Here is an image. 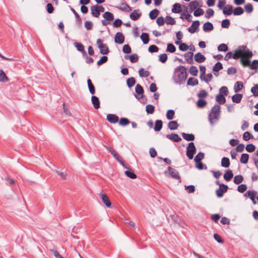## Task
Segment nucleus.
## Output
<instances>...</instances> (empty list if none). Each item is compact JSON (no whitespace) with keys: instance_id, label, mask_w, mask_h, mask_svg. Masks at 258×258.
I'll return each instance as SVG.
<instances>
[{"instance_id":"f257e3e1","label":"nucleus","mask_w":258,"mask_h":258,"mask_svg":"<svg viewBox=\"0 0 258 258\" xmlns=\"http://www.w3.org/2000/svg\"><path fill=\"white\" fill-rule=\"evenodd\" d=\"M243 54H245L248 57H252L253 55L252 51H250L246 46L242 45L239 46L238 49L235 50V52L233 54H232V53L231 52H228L226 54L224 59L226 60H227L231 58L237 59L240 58V57H241Z\"/></svg>"},{"instance_id":"f03ea898","label":"nucleus","mask_w":258,"mask_h":258,"mask_svg":"<svg viewBox=\"0 0 258 258\" xmlns=\"http://www.w3.org/2000/svg\"><path fill=\"white\" fill-rule=\"evenodd\" d=\"M174 73L173 80L176 84H182L187 78L186 68L184 66H180L176 68Z\"/></svg>"},{"instance_id":"7ed1b4c3","label":"nucleus","mask_w":258,"mask_h":258,"mask_svg":"<svg viewBox=\"0 0 258 258\" xmlns=\"http://www.w3.org/2000/svg\"><path fill=\"white\" fill-rule=\"evenodd\" d=\"M220 115V106L219 105H214L211 109V111L208 116L209 121L211 125L214 124L213 120L217 121L219 120Z\"/></svg>"},{"instance_id":"20e7f679","label":"nucleus","mask_w":258,"mask_h":258,"mask_svg":"<svg viewBox=\"0 0 258 258\" xmlns=\"http://www.w3.org/2000/svg\"><path fill=\"white\" fill-rule=\"evenodd\" d=\"M187 7L184 5H181L179 3H175L173 5L171 11L173 13L180 14V16H191L187 13Z\"/></svg>"},{"instance_id":"39448f33","label":"nucleus","mask_w":258,"mask_h":258,"mask_svg":"<svg viewBox=\"0 0 258 258\" xmlns=\"http://www.w3.org/2000/svg\"><path fill=\"white\" fill-rule=\"evenodd\" d=\"M196 152V148L193 142H190L188 144L186 148V155L189 159H192L194 155Z\"/></svg>"},{"instance_id":"423d86ee","label":"nucleus","mask_w":258,"mask_h":258,"mask_svg":"<svg viewBox=\"0 0 258 258\" xmlns=\"http://www.w3.org/2000/svg\"><path fill=\"white\" fill-rule=\"evenodd\" d=\"M97 44L100 49V52L102 54H107L109 53V48L106 44L102 43V40L98 39L97 40Z\"/></svg>"},{"instance_id":"0eeeda50","label":"nucleus","mask_w":258,"mask_h":258,"mask_svg":"<svg viewBox=\"0 0 258 258\" xmlns=\"http://www.w3.org/2000/svg\"><path fill=\"white\" fill-rule=\"evenodd\" d=\"M201 7L200 3L197 1H194L189 3L188 5V8H187V13L188 14H190L193 11L195 12L196 10Z\"/></svg>"},{"instance_id":"6e6552de","label":"nucleus","mask_w":258,"mask_h":258,"mask_svg":"<svg viewBox=\"0 0 258 258\" xmlns=\"http://www.w3.org/2000/svg\"><path fill=\"white\" fill-rule=\"evenodd\" d=\"M167 169L168 171H165L164 172V174L165 175H167V174H168L169 175L171 176L174 179H180L178 172L176 169L171 167H168Z\"/></svg>"},{"instance_id":"1a4fd4ad","label":"nucleus","mask_w":258,"mask_h":258,"mask_svg":"<svg viewBox=\"0 0 258 258\" xmlns=\"http://www.w3.org/2000/svg\"><path fill=\"white\" fill-rule=\"evenodd\" d=\"M106 148L118 162H119L122 165H124V162L122 158L119 155V154L114 149L108 147H106Z\"/></svg>"},{"instance_id":"9d476101","label":"nucleus","mask_w":258,"mask_h":258,"mask_svg":"<svg viewBox=\"0 0 258 258\" xmlns=\"http://www.w3.org/2000/svg\"><path fill=\"white\" fill-rule=\"evenodd\" d=\"M228 188V186L224 184L220 185L219 188L216 191L217 196L218 198L222 197L224 193L227 191Z\"/></svg>"},{"instance_id":"9b49d317","label":"nucleus","mask_w":258,"mask_h":258,"mask_svg":"<svg viewBox=\"0 0 258 258\" xmlns=\"http://www.w3.org/2000/svg\"><path fill=\"white\" fill-rule=\"evenodd\" d=\"M251 57H248L245 54H243L240 57V62L242 64V66L244 67H249L250 64V60L249 59Z\"/></svg>"},{"instance_id":"f8f14e48","label":"nucleus","mask_w":258,"mask_h":258,"mask_svg":"<svg viewBox=\"0 0 258 258\" xmlns=\"http://www.w3.org/2000/svg\"><path fill=\"white\" fill-rule=\"evenodd\" d=\"M99 197L101 199L102 202L106 205V207L108 208L111 207V202L110 201L108 196L105 194H100Z\"/></svg>"},{"instance_id":"ddd939ff","label":"nucleus","mask_w":258,"mask_h":258,"mask_svg":"<svg viewBox=\"0 0 258 258\" xmlns=\"http://www.w3.org/2000/svg\"><path fill=\"white\" fill-rule=\"evenodd\" d=\"M135 91L137 94V95H136L135 96L138 99H140L143 97L144 90L143 87L140 84H137L136 85Z\"/></svg>"},{"instance_id":"4468645a","label":"nucleus","mask_w":258,"mask_h":258,"mask_svg":"<svg viewBox=\"0 0 258 258\" xmlns=\"http://www.w3.org/2000/svg\"><path fill=\"white\" fill-rule=\"evenodd\" d=\"M200 25V22L198 20L194 21L191 25L188 27V31L190 33H194L196 32L197 30L199 28Z\"/></svg>"},{"instance_id":"2eb2a0df","label":"nucleus","mask_w":258,"mask_h":258,"mask_svg":"<svg viewBox=\"0 0 258 258\" xmlns=\"http://www.w3.org/2000/svg\"><path fill=\"white\" fill-rule=\"evenodd\" d=\"M124 41V36L121 32H117L115 35L114 41L116 43L122 44Z\"/></svg>"},{"instance_id":"dca6fc26","label":"nucleus","mask_w":258,"mask_h":258,"mask_svg":"<svg viewBox=\"0 0 258 258\" xmlns=\"http://www.w3.org/2000/svg\"><path fill=\"white\" fill-rule=\"evenodd\" d=\"M107 120L111 123H115L118 122V117L113 114H108L107 115Z\"/></svg>"},{"instance_id":"f3484780","label":"nucleus","mask_w":258,"mask_h":258,"mask_svg":"<svg viewBox=\"0 0 258 258\" xmlns=\"http://www.w3.org/2000/svg\"><path fill=\"white\" fill-rule=\"evenodd\" d=\"M166 138L175 142H178L181 140V138L176 134L172 133L171 134H168L166 135Z\"/></svg>"},{"instance_id":"a211bd4d","label":"nucleus","mask_w":258,"mask_h":258,"mask_svg":"<svg viewBox=\"0 0 258 258\" xmlns=\"http://www.w3.org/2000/svg\"><path fill=\"white\" fill-rule=\"evenodd\" d=\"M244 196L246 197L249 198L252 201L253 204H256V202L255 200V193L254 191L252 190H248L245 193Z\"/></svg>"},{"instance_id":"6ab92c4d","label":"nucleus","mask_w":258,"mask_h":258,"mask_svg":"<svg viewBox=\"0 0 258 258\" xmlns=\"http://www.w3.org/2000/svg\"><path fill=\"white\" fill-rule=\"evenodd\" d=\"M223 13L225 15H231L233 13L232 6L229 5L225 6V7L223 9Z\"/></svg>"},{"instance_id":"aec40b11","label":"nucleus","mask_w":258,"mask_h":258,"mask_svg":"<svg viewBox=\"0 0 258 258\" xmlns=\"http://www.w3.org/2000/svg\"><path fill=\"white\" fill-rule=\"evenodd\" d=\"M206 57L200 52L196 53L195 55V60L198 63H202L205 61Z\"/></svg>"},{"instance_id":"412c9836","label":"nucleus","mask_w":258,"mask_h":258,"mask_svg":"<svg viewBox=\"0 0 258 258\" xmlns=\"http://www.w3.org/2000/svg\"><path fill=\"white\" fill-rule=\"evenodd\" d=\"M91 102L95 109H97L100 108V102L97 97L92 96L91 97Z\"/></svg>"},{"instance_id":"4be33fe9","label":"nucleus","mask_w":258,"mask_h":258,"mask_svg":"<svg viewBox=\"0 0 258 258\" xmlns=\"http://www.w3.org/2000/svg\"><path fill=\"white\" fill-rule=\"evenodd\" d=\"M193 55L194 54L192 52H187L184 54V57L187 63L189 64L193 63Z\"/></svg>"},{"instance_id":"5701e85b","label":"nucleus","mask_w":258,"mask_h":258,"mask_svg":"<svg viewBox=\"0 0 258 258\" xmlns=\"http://www.w3.org/2000/svg\"><path fill=\"white\" fill-rule=\"evenodd\" d=\"M181 135L182 138L187 141H192L195 139L194 135L192 134H186L185 133H182Z\"/></svg>"},{"instance_id":"b1692460","label":"nucleus","mask_w":258,"mask_h":258,"mask_svg":"<svg viewBox=\"0 0 258 258\" xmlns=\"http://www.w3.org/2000/svg\"><path fill=\"white\" fill-rule=\"evenodd\" d=\"M214 29L213 24L210 22H206L203 25V30L205 32L212 31Z\"/></svg>"},{"instance_id":"393cba45","label":"nucleus","mask_w":258,"mask_h":258,"mask_svg":"<svg viewBox=\"0 0 258 258\" xmlns=\"http://www.w3.org/2000/svg\"><path fill=\"white\" fill-rule=\"evenodd\" d=\"M179 126L177 122L176 121H170L169 122L168 124V128L171 130H176Z\"/></svg>"},{"instance_id":"a878e982","label":"nucleus","mask_w":258,"mask_h":258,"mask_svg":"<svg viewBox=\"0 0 258 258\" xmlns=\"http://www.w3.org/2000/svg\"><path fill=\"white\" fill-rule=\"evenodd\" d=\"M163 126V122L161 120H157L155 121L154 130L156 132L160 131Z\"/></svg>"},{"instance_id":"bb28decb","label":"nucleus","mask_w":258,"mask_h":258,"mask_svg":"<svg viewBox=\"0 0 258 258\" xmlns=\"http://www.w3.org/2000/svg\"><path fill=\"white\" fill-rule=\"evenodd\" d=\"M242 97L243 95L241 94H235L232 97V101L236 103H239L240 102Z\"/></svg>"},{"instance_id":"cd10ccee","label":"nucleus","mask_w":258,"mask_h":258,"mask_svg":"<svg viewBox=\"0 0 258 258\" xmlns=\"http://www.w3.org/2000/svg\"><path fill=\"white\" fill-rule=\"evenodd\" d=\"M87 84L90 93L92 95L94 94L95 93V88L90 79H88Z\"/></svg>"},{"instance_id":"c85d7f7f","label":"nucleus","mask_w":258,"mask_h":258,"mask_svg":"<svg viewBox=\"0 0 258 258\" xmlns=\"http://www.w3.org/2000/svg\"><path fill=\"white\" fill-rule=\"evenodd\" d=\"M216 100L220 104H223L226 102V99L225 97L221 94H218L216 96Z\"/></svg>"},{"instance_id":"c756f323","label":"nucleus","mask_w":258,"mask_h":258,"mask_svg":"<svg viewBox=\"0 0 258 258\" xmlns=\"http://www.w3.org/2000/svg\"><path fill=\"white\" fill-rule=\"evenodd\" d=\"M98 9V5L93 6L91 7V14L93 16H98L100 15Z\"/></svg>"},{"instance_id":"7c9ffc66","label":"nucleus","mask_w":258,"mask_h":258,"mask_svg":"<svg viewBox=\"0 0 258 258\" xmlns=\"http://www.w3.org/2000/svg\"><path fill=\"white\" fill-rule=\"evenodd\" d=\"M243 83L241 82H236L234 85V91L236 93L239 92L243 88Z\"/></svg>"},{"instance_id":"2f4dec72","label":"nucleus","mask_w":258,"mask_h":258,"mask_svg":"<svg viewBox=\"0 0 258 258\" xmlns=\"http://www.w3.org/2000/svg\"><path fill=\"white\" fill-rule=\"evenodd\" d=\"M233 176V174L231 170H228L224 174V178L226 181H229Z\"/></svg>"},{"instance_id":"473e14b6","label":"nucleus","mask_w":258,"mask_h":258,"mask_svg":"<svg viewBox=\"0 0 258 258\" xmlns=\"http://www.w3.org/2000/svg\"><path fill=\"white\" fill-rule=\"evenodd\" d=\"M230 165V161L229 158L223 157L221 160V166L223 167L227 168Z\"/></svg>"},{"instance_id":"72a5a7b5","label":"nucleus","mask_w":258,"mask_h":258,"mask_svg":"<svg viewBox=\"0 0 258 258\" xmlns=\"http://www.w3.org/2000/svg\"><path fill=\"white\" fill-rule=\"evenodd\" d=\"M243 12L244 10L240 7H236L233 10V14L236 16L241 15L243 13Z\"/></svg>"},{"instance_id":"f704fd0d","label":"nucleus","mask_w":258,"mask_h":258,"mask_svg":"<svg viewBox=\"0 0 258 258\" xmlns=\"http://www.w3.org/2000/svg\"><path fill=\"white\" fill-rule=\"evenodd\" d=\"M74 45L78 51L82 52L86 54L85 51H84V46L82 43L79 42H75Z\"/></svg>"},{"instance_id":"c9c22d12","label":"nucleus","mask_w":258,"mask_h":258,"mask_svg":"<svg viewBox=\"0 0 258 258\" xmlns=\"http://www.w3.org/2000/svg\"><path fill=\"white\" fill-rule=\"evenodd\" d=\"M141 39L144 44H147L149 41V34L147 33H143L141 36Z\"/></svg>"},{"instance_id":"e433bc0d","label":"nucleus","mask_w":258,"mask_h":258,"mask_svg":"<svg viewBox=\"0 0 258 258\" xmlns=\"http://www.w3.org/2000/svg\"><path fill=\"white\" fill-rule=\"evenodd\" d=\"M249 155L247 154L243 153L241 155L240 161L241 163L246 164L248 162Z\"/></svg>"},{"instance_id":"4c0bfd02","label":"nucleus","mask_w":258,"mask_h":258,"mask_svg":"<svg viewBox=\"0 0 258 258\" xmlns=\"http://www.w3.org/2000/svg\"><path fill=\"white\" fill-rule=\"evenodd\" d=\"M243 180V177L241 175H236L233 180V182L235 184H238L241 183Z\"/></svg>"},{"instance_id":"58836bf2","label":"nucleus","mask_w":258,"mask_h":258,"mask_svg":"<svg viewBox=\"0 0 258 258\" xmlns=\"http://www.w3.org/2000/svg\"><path fill=\"white\" fill-rule=\"evenodd\" d=\"M0 81L3 82L9 81L8 78L6 75L5 72L2 70H0Z\"/></svg>"},{"instance_id":"ea45409f","label":"nucleus","mask_w":258,"mask_h":258,"mask_svg":"<svg viewBox=\"0 0 258 258\" xmlns=\"http://www.w3.org/2000/svg\"><path fill=\"white\" fill-rule=\"evenodd\" d=\"M223 69L222 64L220 62H217L213 68V71L214 72H218L219 71Z\"/></svg>"},{"instance_id":"a19ab883","label":"nucleus","mask_w":258,"mask_h":258,"mask_svg":"<svg viewBox=\"0 0 258 258\" xmlns=\"http://www.w3.org/2000/svg\"><path fill=\"white\" fill-rule=\"evenodd\" d=\"M188 85L196 86L198 84V80L197 79L189 78L187 81Z\"/></svg>"},{"instance_id":"79ce46f5","label":"nucleus","mask_w":258,"mask_h":258,"mask_svg":"<svg viewBox=\"0 0 258 258\" xmlns=\"http://www.w3.org/2000/svg\"><path fill=\"white\" fill-rule=\"evenodd\" d=\"M126 83L129 88L132 87L136 83L135 79L134 77L128 78L126 81Z\"/></svg>"},{"instance_id":"37998d69","label":"nucleus","mask_w":258,"mask_h":258,"mask_svg":"<svg viewBox=\"0 0 258 258\" xmlns=\"http://www.w3.org/2000/svg\"><path fill=\"white\" fill-rule=\"evenodd\" d=\"M150 74L148 71H145L144 69L141 68L139 70V75L141 77H147Z\"/></svg>"},{"instance_id":"c03bdc74","label":"nucleus","mask_w":258,"mask_h":258,"mask_svg":"<svg viewBox=\"0 0 258 258\" xmlns=\"http://www.w3.org/2000/svg\"><path fill=\"white\" fill-rule=\"evenodd\" d=\"M207 103L205 100L200 98L197 102V105L199 108H203L207 105Z\"/></svg>"},{"instance_id":"a18cd8bd","label":"nucleus","mask_w":258,"mask_h":258,"mask_svg":"<svg viewBox=\"0 0 258 258\" xmlns=\"http://www.w3.org/2000/svg\"><path fill=\"white\" fill-rule=\"evenodd\" d=\"M175 50H176V47L173 44L169 43L167 44V49H166L167 52L173 53L175 51Z\"/></svg>"},{"instance_id":"49530a36","label":"nucleus","mask_w":258,"mask_h":258,"mask_svg":"<svg viewBox=\"0 0 258 258\" xmlns=\"http://www.w3.org/2000/svg\"><path fill=\"white\" fill-rule=\"evenodd\" d=\"M155 107L152 105H147L146 107V110L148 114H153L154 112Z\"/></svg>"},{"instance_id":"de8ad7c7","label":"nucleus","mask_w":258,"mask_h":258,"mask_svg":"<svg viewBox=\"0 0 258 258\" xmlns=\"http://www.w3.org/2000/svg\"><path fill=\"white\" fill-rule=\"evenodd\" d=\"M130 122V121L127 118L122 117L120 119L119 124L121 126H125L128 124Z\"/></svg>"},{"instance_id":"09e8293b","label":"nucleus","mask_w":258,"mask_h":258,"mask_svg":"<svg viewBox=\"0 0 258 258\" xmlns=\"http://www.w3.org/2000/svg\"><path fill=\"white\" fill-rule=\"evenodd\" d=\"M118 8L121 11L125 12H129L131 10V8L126 4H122V5L119 7H118Z\"/></svg>"},{"instance_id":"8fccbe9b","label":"nucleus","mask_w":258,"mask_h":258,"mask_svg":"<svg viewBox=\"0 0 258 258\" xmlns=\"http://www.w3.org/2000/svg\"><path fill=\"white\" fill-rule=\"evenodd\" d=\"M196 162V167L199 170L203 169H207L206 165H204L201 161H197Z\"/></svg>"},{"instance_id":"3c124183","label":"nucleus","mask_w":258,"mask_h":258,"mask_svg":"<svg viewBox=\"0 0 258 258\" xmlns=\"http://www.w3.org/2000/svg\"><path fill=\"white\" fill-rule=\"evenodd\" d=\"M253 6H252V5L251 4H250V3H249V4H246V5L244 6V10H245V12H246L247 13H248V14H249V13H250L252 12V11H253Z\"/></svg>"},{"instance_id":"603ef678","label":"nucleus","mask_w":258,"mask_h":258,"mask_svg":"<svg viewBox=\"0 0 258 258\" xmlns=\"http://www.w3.org/2000/svg\"><path fill=\"white\" fill-rule=\"evenodd\" d=\"M175 112L173 110H168L166 113V117L168 119L171 120L173 118Z\"/></svg>"},{"instance_id":"864d4df0","label":"nucleus","mask_w":258,"mask_h":258,"mask_svg":"<svg viewBox=\"0 0 258 258\" xmlns=\"http://www.w3.org/2000/svg\"><path fill=\"white\" fill-rule=\"evenodd\" d=\"M205 155L203 152H199L195 157L194 160L195 162L201 161L204 158Z\"/></svg>"},{"instance_id":"5fc2aeb1","label":"nucleus","mask_w":258,"mask_h":258,"mask_svg":"<svg viewBox=\"0 0 258 258\" xmlns=\"http://www.w3.org/2000/svg\"><path fill=\"white\" fill-rule=\"evenodd\" d=\"M253 136L251 135L248 132H245L243 135V139L244 141H247L250 139H253Z\"/></svg>"},{"instance_id":"6e6d98bb","label":"nucleus","mask_w":258,"mask_h":258,"mask_svg":"<svg viewBox=\"0 0 258 258\" xmlns=\"http://www.w3.org/2000/svg\"><path fill=\"white\" fill-rule=\"evenodd\" d=\"M124 173L127 177L132 179H135L137 177V175L131 170H126L125 171Z\"/></svg>"},{"instance_id":"4d7b16f0","label":"nucleus","mask_w":258,"mask_h":258,"mask_svg":"<svg viewBox=\"0 0 258 258\" xmlns=\"http://www.w3.org/2000/svg\"><path fill=\"white\" fill-rule=\"evenodd\" d=\"M251 92L255 97H258V84H255L251 89Z\"/></svg>"},{"instance_id":"13d9d810","label":"nucleus","mask_w":258,"mask_h":258,"mask_svg":"<svg viewBox=\"0 0 258 258\" xmlns=\"http://www.w3.org/2000/svg\"><path fill=\"white\" fill-rule=\"evenodd\" d=\"M208 96V93L205 90H201L198 94V97L200 99L206 98Z\"/></svg>"},{"instance_id":"bf43d9fd","label":"nucleus","mask_w":258,"mask_h":258,"mask_svg":"<svg viewBox=\"0 0 258 258\" xmlns=\"http://www.w3.org/2000/svg\"><path fill=\"white\" fill-rule=\"evenodd\" d=\"M189 73L191 75L194 76H197L198 73L197 68L195 66H191L189 69Z\"/></svg>"},{"instance_id":"052dcab7","label":"nucleus","mask_w":258,"mask_h":258,"mask_svg":"<svg viewBox=\"0 0 258 258\" xmlns=\"http://www.w3.org/2000/svg\"><path fill=\"white\" fill-rule=\"evenodd\" d=\"M249 68L252 70H257L258 69V60H254L250 64Z\"/></svg>"},{"instance_id":"680f3d73","label":"nucleus","mask_w":258,"mask_h":258,"mask_svg":"<svg viewBox=\"0 0 258 258\" xmlns=\"http://www.w3.org/2000/svg\"><path fill=\"white\" fill-rule=\"evenodd\" d=\"M204 13V11L202 9L199 8L196 10L194 13V16H200L203 15Z\"/></svg>"},{"instance_id":"e2e57ef3","label":"nucleus","mask_w":258,"mask_h":258,"mask_svg":"<svg viewBox=\"0 0 258 258\" xmlns=\"http://www.w3.org/2000/svg\"><path fill=\"white\" fill-rule=\"evenodd\" d=\"M158 47L155 45H152L150 46L148 48V51L151 53L157 52L158 51Z\"/></svg>"},{"instance_id":"0e129e2a","label":"nucleus","mask_w":258,"mask_h":258,"mask_svg":"<svg viewBox=\"0 0 258 258\" xmlns=\"http://www.w3.org/2000/svg\"><path fill=\"white\" fill-rule=\"evenodd\" d=\"M218 50L220 51H226L228 50V47L225 44L222 43L218 46Z\"/></svg>"},{"instance_id":"69168bd1","label":"nucleus","mask_w":258,"mask_h":258,"mask_svg":"<svg viewBox=\"0 0 258 258\" xmlns=\"http://www.w3.org/2000/svg\"><path fill=\"white\" fill-rule=\"evenodd\" d=\"M228 93V90L227 87L223 86L219 90V94H223L225 96H227Z\"/></svg>"},{"instance_id":"338daca9","label":"nucleus","mask_w":258,"mask_h":258,"mask_svg":"<svg viewBox=\"0 0 258 258\" xmlns=\"http://www.w3.org/2000/svg\"><path fill=\"white\" fill-rule=\"evenodd\" d=\"M246 150L248 152H252L255 149V147L253 144H248L245 147Z\"/></svg>"},{"instance_id":"774afa93","label":"nucleus","mask_w":258,"mask_h":258,"mask_svg":"<svg viewBox=\"0 0 258 258\" xmlns=\"http://www.w3.org/2000/svg\"><path fill=\"white\" fill-rule=\"evenodd\" d=\"M230 25V21L228 19H225L222 21L221 26L222 28H228Z\"/></svg>"}]
</instances>
